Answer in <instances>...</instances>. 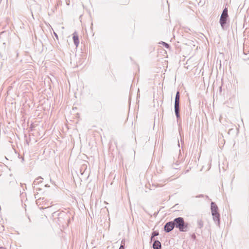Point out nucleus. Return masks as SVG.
Returning <instances> with one entry per match:
<instances>
[{"instance_id": "obj_19", "label": "nucleus", "mask_w": 249, "mask_h": 249, "mask_svg": "<svg viewBox=\"0 0 249 249\" xmlns=\"http://www.w3.org/2000/svg\"><path fill=\"white\" fill-rule=\"evenodd\" d=\"M0 249H2V248H1V247H0Z\"/></svg>"}, {"instance_id": "obj_3", "label": "nucleus", "mask_w": 249, "mask_h": 249, "mask_svg": "<svg viewBox=\"0 0 249 249\" xmlns=\"http://www.w3.org/2000/svg\"><path fill=\"white\" fill-rule=\"evenodd\" d=\"M211 212L213 217V220L215 222V224L220 226V214L218 212V207L216 204L212 202L211 203Z\"/></svg>"}, {"instance_id": "obj_2", "label": "nucleus", "mask_w": 249, "mask_h": 249, "mask_svg": "<svg viewBox=\"0 0 249 249\" xmlns=\"http://www.w3.org/2000/svg\"><path fill=\"white\" fill-rule=\"evenodd\" d=\"M229 19V16L228 8L225 7L222 11L219 19V23L223 30H226L229 27V24H228Z\"/></svg>"}, {"instance_id": "obj_12", "label": "nucleus", "mask_w": 249, "mask_h": 249, "mask_svg": "<svg viewBox=\"0 0 249 249\" xmlns=\"http://www.w3.org/2000/svg\"><path fill=\"white\" fill-rule=\"evenodd\" d=\"M191 237L193 239V240H196V234L195 233H193L192 235H191Z\"/></svg>"}, {"instance_id": "obj_10", "label": "nucleus", "mask_w": 249, "mask_h": 249, "mask_svg": "<svg viewBox=\"0 0 249 249\" xmlns=\"http://www.w3.org/2000/svg\"><path fill=\"white\" fill-rule=\"evenodd\" d=\"M160 44H162L167 49L170 48V45L165 42L161 41V42H160Z\"/></svg>"}, {"instance_id": "obj_16", "label": "nucleus", "mask_w": 249, "mask_h": 249, "mask_svg": "<svg viewBox=\"0 0 249 249\" xmlns=\"http://www.w3.org/2000/svg\"><path fill=\"white\" fill-rule=\"evenodd\" d=\"M119 249H124V246H123L122 245H121Z\"/></svg>"}, {"instance_id": "obj_6", "label": "nucleus", "mask_w": 249, "mask_h": 249, "mask_svg": "<svg viewBox=\"0 0 249 249\" xmlns=\"http://www.w3.org/2000/svg\"><path fill=\"white\" fill-rule=\"evenodd\" d=\"M153 248L154 249H161V245L160 242L158 240H155L153 244Z\"/></svg>"}, {"instance_id": "obj_18", "label": "nucleus", "mask_w": 249, "mask_h": 249, "mask_svg": "<svg viewBox=\"0 0 249 249\" xmlns=\"http://www.w3.org/2000/svg\"><path fill=\"white\" fill-rule=\"evenodd\" d=\"M26 142H27V143L28 144V145H29V142L27 141V140H26Z\"/></svg>"}, {"instance_id": "obj_15", "label": "nucleus", "mask_w": 249, "mask_h": 249, "mask_svg": "<svg viewBox=\"0 0 249 249\" xmlns=\"http://www.w3.org/2000/svg\"><path fill=\"white\" fill-rule=\"evenodd\" d=\"M204 197V195H199L198 196H196V197Z\"/></svg>"}, {"instance_id": "obj_14", "label": "nucleus", "mask_w": 249, "mask_h": 249, "mask_svg": "<svg viewBox=\"0 0 249 249\" xmlns=\"http://www.w3.org/2000/svg\"><path fill=\"white\" fill-rule=\"evenodd\" d=\"M53 34H54L55 38H56V39L58 40V35H57V34L55 32H53Z\"/></svg>"}, {"instance_id": "obj_9", "label": "nucleus", "mask_w": 249, "mask_h": 249, "mask_svg": "<svg viewBox=\"0 0 249 249\" xmlns=\"http://www.w3.org/2000/svg\"><path fill=\"white\" fill-rule=\"evenodd\" d=\"M197 224L199 228L201 229L203 226V222L201 219H198Z\"/></svg>"}, {"instance_id": "obj_13", "label": "nucleus", "mask_w": 249, "mask_h": 249, "mask_svg": "<svg viewBox=\"0 0 249 249\" xmlns=\"http://www.w3.org/2000/svg\"><path fill=\"white\" fill-rule=\"evenodd\" d=\"M121 245H122L123 246H125V239H123L121 241Z\"/></svg>"}, {"instance_id": "obj_5", "label": "nucleus", "mask_w": 249, "mask_h": 249, "mask_svg": "<svg viewBox=\"0 0 249 249\" xmlns=\"http://www.w3.org/2000/svg\"><path fill=\"white\" fill-rule=\"evenodd\" d=\"M174 228L173 221H169L167 222L164 226V230L166 232H169L172 231Z\"/></svg>"}, {"instance_id": "obj_17", "label": "nucleus", "mask_w": 249, "mask_h": 249, "mask_svg": "<svg viewBox=\"0 0 249 249\" xmlns=\"http://www.w3.org/2000/svg\"><path fill=\"white\" fill-rule=\"evenodd\" d=\"M153 240L154 241H155V239H154V237H152V236L151 235V241H152Z\"/></svg>"}, {"instance_id": "obj_8", "label": "nucleus", "mask_w": 249, "mask_h": 249, "mask_svg": "<svg viewBox=\"0 0 249 249\" xmlns=\"http://www.w3.org/2000/svg\"><path fill=\"white\" fill-rule=\"evenodd\" d=\"M41 179H43V178H42L41 177H37L32 183L33 187L35 188L36 185L38 183L42 182V181Z\"/></svg>"}, {"instance_id": "obj_4", "label": "nucleus", "mask_w": 249, "mask_h": 249, "mask_svg": "<svg viewBox=\"0 0 249 249\" xmlns=\"http://www.w3.org/2000/svg\"><path fill=\"white\" fill-rule=\"evenodd\" d=\"M179 99H180L179 91H178L176 94L175 99V105H174L175 113L176 117L178 120L179 118H180Z\"/></svg>"}, {"instance_id": "obj_1", "label": "nucleus", "mask_w": 249, "mask_h": 249, "mask_svg": "<svg viewBox=\"0 0 249 249\" xmlns=\"http://www.w3.org/2000/svg\"><path fill=\"white\" fill-rule=\"evenodd\" d=\"M173 221L174 227L178 229L180 231L185 232L188 231L189 223L185 222L183 217L175 218Z\"/></svg>"}, {"instance_id": "obj_7", "label": "nucleus", "mask_w": 249, "mask_h": 249, "mask_svg": "<svg viewBox=\"0 0 249 249\" xmlns=\"http://www.w3.org/2000/svg\"><path fill=\"white\" fill-rule=\"evenodd\" d=\"M73 40L74 45L77 47L79 45V38L76 32L73 34Z\"/></svg>"}, {"instance_id": "obj_11", "label": "nucleus", "mask_w": 249, "mask_h": 249, "mask_svg": "<svg viewBox=\"0 0 249 249\" xmlns=\"http://www.w3.org/2000/svg\"><path fill=\"white\" fill-rule=\"evenodd\" d=\"M158 235H159V231H155L152 232L151 235L152 236V237H154L155 236H157Z\"/></svg>"}]
</instances>
